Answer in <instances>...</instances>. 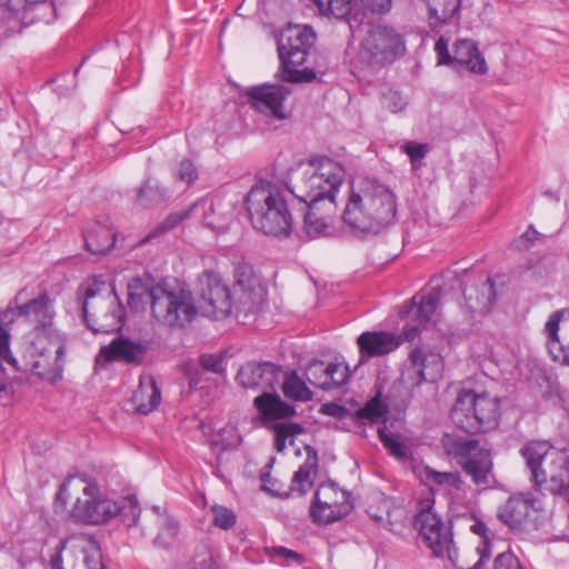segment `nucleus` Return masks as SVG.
<instances>
[{
  "label": "nucleus",
  "mask_w": 569,
  "mask_h": 569,
  "mask_svg": "<svg viewBox=\"0 0 569 569\" xmlns=\"http://www.w3.org/2000/svg\"><path fill=\"white\" fill-rule=\"evenodd\" d=\"M307 458L299 469L293 473L291 485L289 487V495L297 492L298 496H305L315 485V479L318 473V456L317 451L307 446Z\"/></svg>",
  "instance_id": "nucleus-32"
},
{
  "label": "nucleus",
  "mask_w": 569,
  "mask_h": 569,
  "mask_svg": "<svg viewBox=\"0 0 569 569\" xmlns=\"http://www.w3.org/2000/svg\"><path fill=\"white\" fill-rule=\"evenodd\" d=\"M246 207L254 229L277 238L290 236L292 216L277 186L269 182L254 184L247 194Z\"/></svg>",
  "instance_id": "nucleus-3"
},
{
  "label": "nucleus",
  "mask_w": 569,
  "mask_h": 569,
  "mask_svg": "<svg viewBox=\"0 0 569 569\" xmlns=\"http://www.w3.org/2000/svg\"><path fill=\"white\" fill-rule=\"evenodd\" d=\"M401 150L410 158L412 168L418 169L422 163V159L429 152L430 147L428 143L409 141L401 147Z\"/></svg>",
  "instance_id": "nucleus-47"
},
{
  "label": "nucleus",
  "mask_w": 569,
  "mask_h": 569,
  "mask_svg": "<svg viewBox=\"0 0 569 569\" xmlns=\"http://www.w3.org/2000/svg\"><path fill=\"white\" fill-rule=\"evenodd\" d=\"M426 477L437 485L447 486L456 490H460L463 483L458 472H440L429 467L426 468Z\"/></svg>",
  "instance_id": "nucleus-45"
},
{
  "label": "nucleus",
  "mask_w": 569,
  "mask_h": 569,
  "mask_svg": "<svg viewBox=\"0 0 569 569\" xmlns=\"http://www.w3.org/2000/svg\"><path fill=\"white\" fill-rule=\"evenodd\" d=\"M283 395L292 400L309 401L312 398L311 390L306 386V382L297 375L296 371H291L286 375L282 382Z\"/></svg>",
  "instance_id": "nucleus-42"
},
{
  "label": "nucleus",
  "mask_w": 569,
  "mask_h": 569,
  "mask_svg": "<svg viewBox=\"0 0 569 569\" xmlns=\"http://www.w3.org/2000/svg\"><path fill=\"white\" fill-rule=\"evenodd\" d=\"M381 103L383 108L393 113L402 111L408 104L406 97L392 88H388L382 92Z\"/></svg>",
  "instance_id": "nucleus-48"
},
{
  "label": "nucleus",
  "mask_w": 569,
  "mask_h": 569,
  "mask_svg": "<svg viewBox=\"0 0 569 569\" xmlns=\"http://www.w3.org/2000/svg\"><path fill=\"white\" fill-rule=\"evenodd\" d=\"M198 311L216 320L229 317L233 311L230 288L214 271L207 270L198 279Z\"/></svg>",
  "instance_id": "nucleus-9"
},
{
  "label": "nucleus",
  "mask_w": 569,
  "mask_h": 569,
  "mask_svg": "<svg viewBox=\"0 0 569 569\" xmlns=\"http://www.w3.org/2000/svg\"><path fill=\"white\" fill-rule=\"evenodd\" d=\"M281 77L284 81L291 83L311 82L316 79L313 69L305 68L302 70L292 67V64L281 66Z\"/></svg>",
  "instance_id": "nucleus-46"
},
{
  "label": "nucleus",
  "mask_w": 569,
  "mask_h": 569,
  "mask_svg": "<svg viewBox=\"0 0 569 569\" xmlns=\"http://www.w3.org/2000/svg\"><path fill=\"white\" fill-rule=\"evenodd\" d=\"M388 415V405L380 400V393L371 398L362 408L357 410V419L362 425L385 422Z\"/></svg>",
  "instance_id": "nucleus-40"
},
{
  "label": "nucleus",
  "mask_w": 569,
  "mask_h": 569,
  "mask_svg": "<svg viewBox=\"0 0 569 569\" xmlns=\"http://www.w3.org/2000/svg\"><path fill=\"white\" fill-rule=\"evenodd\" d=\"M63 548H64L63 543L60 542L59 546L57 547L56 553L51 556V559H50L51 569H62L61 552H62Z\"/></svg>",
  "instance_id": "nucleus-64"
},
{
  "label": "nucleus",
  "mask_w": 569,
  "mask_h": 569,
  "mask_svg": "<svg viewBox=\"0 0 569 569\" xmlns=\"http://www.w3.org/2000/svg\"><path fill=\"white\" fill-rule=\"evenodd\" d=\"M435 501L427 499L420 502L413 520L415 528L419 531L420 539L439 558L456 556V546L450 526L446 525L433 510Z\"/></svg>",
  "instance_id": "nucleus-8"
},
{
  "label": "nucleus",
  "mask_w": 569,
  "mask_h": 569,
  "mask_svg": "<svg viewBox=\"0 0 569 569\" xmlns=\"http://www.w3.org/2000/svg\"><path fill=\"white\" fill-rule=\"evenodd\" d=\"M234 278L233 310L244 317L259 312L267 301V290L253 274L251 266H238Z\"/></svg>",
  "instance_id": "nucleus-11"
},
{
  "label": "nucleus",
  "mask_w": 569,
  "mask_h": 569,
  "mask_svg": "<svg viewBox=\"0 0 569 569\" xmlns=\"http://www.w3.org/2000/svg\"><path fill=\"white\" fill-rule=\"evenodd\" d=\"M306 380L322 390H333L343 386L348 378V367L340 363L311 361L305 370Z\"/></svg>",
  "instance_id": "nucleus-24"
},
{
  "label": "nucleus",
  "mask_w": 569,
  "mask_h": 569,
  "mask_svg": "<svg viewBox=\"0 0 569 569\" xmlns=\"http://www.w3.org/2000/svg\"><path fill=\"white\" fill-rule=\"evenodd\" d=\"M82 311L87 326L94 333L120 330L124 308L114 289L104 281H94L84 293Z\"/></svg>",
  "instance_id": "nucleus-4"
},
{
  "label": "nucleus",
  "mask_w": 569,
  "mask_h": 569,
  "mask_svg": "<svg viewBox=\"0 0 569 569\" xmlns=\"http://www.w3.org/2000/svg\"><path fill=\"white\" fill-rule=\"evenodd\" d=\"M342 492L343 491H339L333 483H322L316 490L310 505H319L323 501H327L328 503L341 502L340 493Z\"/></svg>",
  "instance_id": "nucleus-49"
},
{
  "label": "nucleus",
  "mask_w": 569,
  "mask_h": 569,
  "mask_svg": "<svg viewBox=\"0 0 569 569\" xmlns=\"http://www.w3.org/2000/svg\"><path fill=\"white\" fill-rule=\"evenodd\" d=\"M351 495L349 492L340 493L341 502L310 505L309 515L313 523L317 525H330L339 521L347 516L351 509L352 503L350 502Z\"/></svg>",
  "instance_id": "nucleus-30"
},
{
  "label": "nucleus",
  "mask_w": 569,
  "mask_h": 569,
  "mask_svg": "<svg viewBox=\"0 0 569 569\" xmlns=\"http://www.w3.org/2000/svg\"><path fill=\"white\" fill-rule=\"evenodd\" d=\"M471 531L480 537L479 545H483L485 540H487L490 543V540L487 536V526L485 522L480 520H476L475 523L470 527Z\"/></svg>",
  "instance_id": "nucleus-60"
},
{
  "label": "nucleus",
  "mask_w": 569,
  "mask_h": 569,
  "mask_svg": "<svg viewBox=\"0 0 569 569\" xmlns=\"http://www.w3.org/2000/svg\"><path fill=\"white\" fill-rule=\"evenodd\" d=\"M208 211H214L213 201L208 198L200 199L186 211L170 213L160 223L157 231L159 230L160 232H167L177 227L188 217L198 219L206 227H213L216 224V220L207 216Z\"/></svg>",
  "instance_id": "nucleus-29"
},
{
  "label": "nucleus",
  "mask_w": 569,
  "mask_h": 569,
  "mask_svg": "<svg viewBox=\"0 0 569 569\" xmlns=\"http://www.w3.org/2000/svg\"><path fill=\"white\" fill-rule=\"evenodd\" d=\"M200 366L208 371L213 373L223 372V363L222 359L219 356L214 355H202L200 357Z\"/></svg>",
  "instance_id": "nucleus-58"
},
{
  "label": "nucleus",
  "mask_w": 569,
  "mask_h": 569,
  "mask_svg": "<svg viewBox=\"0 0 569 569\" xmlns=\"http://www.w3.org/2000/svg\"><path fill=\"white\" fill-rule=\"evenodd\" d=\"M363 3L377 13H386L391 9V0H362Z\"/></svg>",
  "instance_id": "nucleus-59"
},
{
  "label": "nucleus",
  "mask_w": 569,
  "mask_h": 569,
  "mask_svg": "<svg viewBox=\"0 0 569 569\" xmlns=\"http://www.w3.org/2000/svg\"><path fill=\"white\" fill-rule=\"evenodd\" d=\"M521 455L525 457L527 466L530 470V479H533V449L530 445H526L521 449Z\"/></svg>",
  "instance_id": "nucleus-62"
},
{
  "label": "nucleus",
  "mask_w": 569,
  "mask_h": 569,
  "mask_svg": "<svg viewBox=\"0 0 569 569\" xmlns=\"http://www.w3.org/2000/svg\"><path fill=\"white\" fill-rule=\"evenodd\" d=\"M151 341L147 339H137L119 337L109 345L102 346L100 356L106 361L123 362L126 365L139 366L143 363L147 353L151 349Z\"/></svg>",
  "instance_id": "nucleus-20"
},
{
  "label": "nucleus",
  "mask_w": 569,
  "mask_h": 569,
  "mask_svg": "<svg viewBox=\"0 0 569 569\" xmlns=\"http://www.w3.org/2000/svg\"><path fill=\"white\" fill-rule=\"evenodd\" d=\"M169 191L157 180L148 178L137 191L134 203L141 208H152L169 199Z\"/></svg>",
  "instance_id": "nucleus-37"
},
{
  "label": "nucleus",
  "mask_w": 569,
  "mask_h": 569,
  "mask_svg": "<svg viewBox=\"0 0 569 569\" xmlns=\"http://www.w3.org/2000/svg\"><path fill=\"white\" fill-rule=\"evenodd\" d=\"M358 183L363 197V203L367 207L369 217H372V222L378 233L395 219V196L386 186L375 180L365 179Z\"/></svg>",
  "instance_id": "nucleus-12"
},
{
  "label": "nucleus",
  "mask_w": 569,
  "mask_h": 569,
  "mask_svg": "<svg viewBox=\"0 0 569 569\" xmlns=\"http://www.w3.org/2000/svg\"><path fill=\"white\" fill-rule=\"evenodd\" d=\"M543 333L547 337L546 347L551 359L569 367V308L551 313Z\"/></svg>",
  "instance_id": "nucleus-17"
},
{
  "label": "nucleus",
  "mask_w": 569,
  "mask_h": 569,
  "mask_svg": "<svg viewBox=\"0 0 569 569\" xmlns=\"http://www.w3.org/2000/svg\"><path fill=\"white\" fill-rule=\"evenodd\" d=\"M476 555L478 556V560L472 565L465 557L459 558L457 549H456V556L451 557V558H447V559L457 569H482L483 563L491 556V543H489L487 540H485L483 545H478L476 548Z\"/></svg>",
  "instance_id": "nucleus-43"
},
{
  "label": "nucleus",
  "mask_w": 569,
  "mask_h": 569,
  "mask_svg": "<svg viewBox=\"0 0 569 569\" xmlns=\"http://www.w3.org/2000/svg\"><path fill=\"white\" fill-rule=\"evenodd\" d=\"M0 6L7 7L12 11H19L28 6V0H0Z\"/></svg>",
  "instance_id": "nucleus-63"
},
{
  "label": "nucleus",
  "mask_w": 569,
  "mask_h": 569,
  "mask_svg": "<svg viewBox=\"0 0 569 569\" xmlns=\"http://www.w3.org/2000/svg\"><path fill=\"white\" fill-rule=\"evenodd\" d=\"M493 569H522L518 558L512 552H502L493 561Z\"/></svg>",
  "instance_id": "nucleus-55"
},
{
  "label": "nucleus",
  "mask_w": 569,
  "mask_h": 569,
  "mask_svg": "<svg viewBox=\"0 0 569 569\" xmlns=\"http://www.w3.org/2000/svg\"><path fill=\"white\" fill-rule=\"evenodd\" d=\"M435 51L437 53L439 64H447L452 67V53L449 52L448 41L443 37H440L437 40L435 44Z\"/></svg>",
  "instance_id": "nucleus-57"
},
{
  "label": "nucleus",
  "mask_w": 569,
  "mask_h": 569,
  "mask_svg": "<svg viewBox=\"0 0 569 569\" xmlns=\"http://www.w3.org/2000/svg\"><path fill=\"white\" fill-rule=\"evenodd\" d=\"M533 244V227L530 224L525 233L512 242V249L519 253H529Z\"/></svg>",
  "instance_id": "nucleus-56"
},
{
  "label": "nucleus",
  "mask_w": 569,
  "mask_h": 569,
  "mask_svg": "<svg viewBox=\"0 0 569 569\" xmlns=\"http://www.w3.org/2000/svg\"><path fill=\"white\" fill-rule=\"evenodd\" d=\"M440 300L441 288L439 286L422 290L411 298L409 308L406 310L410 322H407L402 329L403 340H415L420 333V328L433 321Z\"/></svg>",
  "instance_id": "nucleus-15"
},
{
  "label": "nucleus",
  "mask_w": 569,
  "mask_h": 569,
  "mask_svg": "<svg viewBox=\"0 0 569 569\" xmlns=\"http://www.w3.org/2000/svg\"><path fill=\"white\" fill-rule=\"evenodd\" d=\"M177 177L179 180L187 183L196 181L198 179V171L192 161L188 159L182 160L179 164Z\"/></svg>",
  "instance_id": "nucleus-54"
},
{
  "label": "nucleus",
  "mask_w": 569,
  "mask_h": 569,
  "mask_svg": "<svg viewBox=\"0 0 569 569\" xmlns=\"http://www.w3.org/2000/svg\"><path fill=\"white\" fill-rule=\"evenodd\" d=\"M379 439L385 446V448L388 449L391 456L402 459L406 457V448L403 443L395 439L392 436L388 435L385 429L378 430Z\"/></svg>",
  "instance_id": "nucleus-52"
},
{
  "label": "nucleus",
  "mask_w": 569,
  "mask_h": 569,
  "mask_svg": "<svg viewBox=\"0 0 569 569\" xmlns=\"http://www.w3.org/2000/svg\"><path fill=\"white\" fill-rule=\"evenodd\" d=\"M246 94L257 111L277 120L289 118V112L283 106L290 94V90L286 86L266 83L247 89Z\"/></svg>",
  "instance_id": "nucleus-18"
},
{
  "label": "nucleus",
  "mask_w": 569,
  "mask_h": 569,
  "mask_svg": "<svg viewBox=\"0 0 569 569\" xmlns=\"http://www.w3.org/2000/svg\"><path fill=\"white\" fill-rule=\"evenodd\" d=\"M427 4L430 26L438 28L459 13L461 0H427Z\"/></svg>",
  "instance_id": "nucleus-38"
},
{
  "label": "nucleus",
  "mask_w": 569,
  "mask_h": 569,
  "mask_svg": "<svg viewBox=\"0 0 569 569\" xmlns=\"http://www.w3.org/2000/svg\"><path fill=\"white\" fill-rule=\"evenodd\" d=\"M267 553L272 558V559H283L284 563H289L291 561L293 562H300L302 560V556L299 555L298 552L293 551V550H290L286 547H270V548H267Z\"/></svg>",
  "instance_id": "nucleus-53"
},
{
  "label": "nucleus",
  "mask_w": 569,
  "mask_h": 569,
  "mask_svg": "<svg viewBox=\"0 0 569 569\" xmlns=\"http://www.w3.org/2000/svg\"><path fill=\"white\" fill-rule=\"evenodd\" d=\"M84 246L92 254H106L116 243V231L106 223L94 222L83 231Z\"/></svg>",
  "instance_id": "nucleus-33"
},
{
  "label": "nucleus",
  "mask_w": 569,
  "mask_h": 569,
  "mask_svg": "<svg viewBox=\"0 0 569 569\" xmlns=\"http://www.w3.org/2000/svg\"><path fill=\"white\" fill-rule=\"evenodd\" d=\"M345 226L355 234L377 233L372 217H369L359 183L351 187L350 196L342 213Z\"/></svg>",
  "instance_id": "nucleus-25"
},
{
  "label": "nucleus",
  "mask_w": 569,
  "mask_h": 569,
  "mask_svg": "<svg viewBox=\"0 0 569 569\" xmlns=\"http://www.w3.org/2000/svg\"><path fill=\"white\" fill-rule=\"evenodd\" d=\"M533 509V496L530 492L512 495L498 510V518L513 531H522L529 523Z\"/></svg>",
  "instance_id": "nucleus-26"
},
{
  "label": "nucleus",
  "mask_w": 569,
  "mask_h": 569,
  "mask_svg": "<svg viewBox=\"0 0 569 569\" xmlns=\"http://www.w3.org/2000/svg\"><path fill=\"white\" fill-rule=\"evenodd\" d=\"M257 410L264 421H276L290 418L295 415V408L281 400L274 391L264 390L253 401Z\"/></svg>",
  "instance_id": "nucleus-31"
},
{
  "label": "nucleus",
  "mask_w": 569,
  "mask_h": 569,
  "mask_svg": "<svg viewBox=\"0 0 569 569\" xmlns=\"http://www.w3.org/2000/svg\"><path fill=\"white\" fill-rule=\"evenodd\" d=\"M452 68L458 71L468 70L472 73L485 74L488 67L477 44L469 39H459L453 44Z\"/></svg>",
  "instance_id": "nucleus-27"
},
{
  "label": "nucleus",
  "mask_w": 569,
  "mask_h": 569,
  "mask_svg": "<svg viewBox=\"0 0 569 569\" xmlns=\"http://www.w3.org/2000/svg\"><path fill=\"white\" fill-rule=\"evenodd\" d=\"M345 176L341 163L328 157L313 158L307 168L291 173L287 189L305 204L335 201Z\"/></svg>",
  "instance_id": "nucleus-2"
},
{
  "label": "nucleus",
  "mask_w": 569,
  "mask_h": 569,
  "mask_svg": "<svg viewBox=\"0 0 569 569\" xmlns=\"http://www.w3.org/2000/svg\"><path fill=\"white\" fill-rule=\"evenodd\" d=\"M353 0H313L319 12L327 17L346 19L350 32H353L362 23V18L358 14H351V3Z\"/></svg>",
  "instance_id": "nucleus-35"
},
{
  "label": "nucleus",
  "mask_w": 569,
  "mask_h": 569,
  "mask_svg": "<svg viewBox=\"0 0 569 569\" xmlns=\"http://www.w3.org/2000/svg\"><path fill=\"white\" fill-rule=\"evenodd\" d=\"M402 333L390 331H365L357 338L361 366L371 358L382 357L395 351L403 342Z\"/></svg>",
  "instance_id": "nucleus-23"
},
{
  "label": "nucleus",
  "mask_w": 569,
  "mask_h": 569,
  "mask_svg": "<svg viewBox=\"0 0 569 569\" xmlns=\"http://www.w3.org/2000/svg\"><path fill=\"white\" fill-rule=\"evenodd\" d=\"M409 366L403 373L412 387L422 382H435L443 370V360L439 352L425 347H416L409 353Z\"/></svg>",
  "instance_id": "nucleus-19"
},
{
  "label": "nucleus",
  "mask_w": 569,
  "mask_h": 569,
  "mask_svg": "<svg viewBox=\"0 0 569 569\" xmlns=\"http://www.w3.org/2000/svg\"><path fill=\"white\" fill-rule=\"evenodd\" d=\"M213 519L212 523L223 530L230 529L236 523V515L232 510L222 507H212Z\"/></svg>",
  "instance_id": "nucleus-50"
},
{
  "label": "nucleus",
  "mask_w": 569,
  "mask_h": 569,
  "mask_svg": "<svg viewBox=\"0 0 569 569\" xmlns=\"http://www.w3.org/2000/svg\"><path fill=\"white\" fill-rule=\"evenodd\" d=\"M161 401V392L156 380L149 378L148 381H141L138 389L131 396L130 402L136 412L147 415L153 411Z\"/></svg>",
  "instance_id": "nucleus-34"
},
{
  "label": "nucleus",
  "mask_w": 569,
  "mask_h": 569,
  "mask_svg": "<svg viewBox=\"0 0 569 569\" xmlns=\"http://www.w3.org/2000/svg\"><path fill=\"white\" fill-rule=\"evenodd\" d=\"M261 489L272 496L288 498L289 491L282 490L283 485L276 478H272L269 471L260 475Z\"/></svg>",
  "instance_id": "nucleus-51"
},
{
  "label": "nucleus",
  "mask_w": 569,
  "mask_h": 569,
  "mask_svg": "<svg viewBox=\"0 0 569 569\" xmlns=\"http://www.w3.org/2000/svg\"><path fill=\"white\" fill-rule=\"evenodd\" d=\"M23 293L24 290L19 291L13 301L9 303L8 309L14 313V323L17 321L34 323L36 346L40 347L46 341V337H49L50 331H59L52 322L54 313L51 300L48 295L43 293L23 305H18Z\"/></svg>",
  "instance_id": "nucleus-10"
},
{
  "label": "nucleus",
  "mask_w": 569,
  "mask_h": 569,
  "mask_svg": "<svg viewBox=\"0 0 569 569\" xmlns=\"http://www.w3.org/2000/svg\"><path fill=\"white\" fill-rule=\"evenodd\" d=\"M39 358L32 363V370L39 377L50 381L62 378L66 356V338L60 331H50L40 347L32 342Z\"/></svg>",
  "instance_id": "nucleus-13"
},
{
  "label": "nucleus",
  "mask_w": 569,
  "mask_h": 569,
  "mask_svg": "<svg viewBox=\"0 0 569 569\" xmlns=\"http://www.w3.org/2000/svg\"><path fill=\"white\" fill-rule=\"evenodd\" d=\"M303 217L305 231L311 238L327 234L329 220L336 211L335 201H323L321 203L306 204Z\"/></svg>",
  "instance_id": "nucleus-28"
},
{
  "label": "nucleus",
  "mask_w": 569,
  "mask_h": 569,
  "mask_svg": "<svg viewBox=\"0 0 569 569\" xmlns=\"http://www.w3.org/2000/svg\"><path fill=\"white\" fill-rule=\"evenodd\" d=\"M450 417L467 433L486 432L498 425L499 402L487 393L462 390L455 401Z\"/></svg>",
  "instance_id": "nucleus-5"
},
{
  "label": "nucleus",
  "mask_w": 569,
  "mask_h": 569,
  "mask_svg": "<svg viewBox=\"0 0 569 569\" xmlns=\"http://www.w3.org/2000/svg\"><path fill=\"white\" fill-rule=\"evenodd\" d=\"M443 446L477 487L485 490L495 486L491 453L479 448L478 440L447 436Z\"/></svg>",
  "instance_id": "nucleus-6"
},
{
  "label": "nucleus",
  "mask_w": 569,
  "mask_h": 569,
  "mask_svg": "<svg viewBox=\"0 0 569 569\" xmlns=\"http://www.w3.org/2000/svg\"><path fill=\"white\" fill-rule=\"evenodd\" d=\"M282 370L272 362H247L237 375V381L246 389L276 390L280 383Z\"/></svg>",
  "instance_id": "nucleus-21"
},
{
  "label": "nucleus",
  "mask_w": 569,
  "mask_h": 569,
  "mask_svg": "<svg viewBox=\"0 0 569 569\" xmlns=\"http://www.w3.org/2000/svg\"><path fill=\"white\" fill-rule=\"evenodd\" d=\"M127 289L130 309L138 312L149 305L152 317L162 326L183 329L199 313L192 292L177 281L154 283L152 277L146 273L132 278Z\"/></svg>",
  "instance_id": "nucleus-1"
},
{
  "label": "nucleus",
  "mask_w": 569,
  "mask_h": 569,
  "mask_svg": "<svg viewBox=\"0 0 569 569\" xmlns=\"http://www.w3.org/2000/svg\"><path fill=\"white\" fill-rule=\"evenodd\" d=\"M345 410L346 409L342 406H339L337 403H325L321 406L322 413H326V415H329L332 417H337V418H341Z\"/></svg>",
  "instance_id": "nucleus-61"
},
{
  "label": "nucleus",
  "mask_w": 569,
  "mask_h": 569,
  "mask_svg": "<svg viewBox=\"0 0 569 569\" xmlns=\"http://www.w3.org/2000/svg\"><path fill=\"white\" fill-rule=\"evenodd\" d=\"M14 325V313L11 309L0 312V358L11 365L14 370L20 371V367L9 348V338L12 326Z\"/></svg>",
  "instance_id": "nucleus-39"
},
{
  "label": "nucleus",
  "mask_w": 569,
  "mask_h": 569,
  "mask_svg": "<svg viewBox=\"0 0 569 569\" xmlns=\"http://www.w3.org/2000/svg\"><path fill=\"white\" fill-rule=\"evenodd\" d=\"M96 509L86 515L89 523L97 525L121 516L128 527L139 525L140 509L136 497H127L122 506L111 499H98Z\"/></svg>",
  "instance_id": "nucleus-22"
},
{
  "label": "nucleus",
  "mask_w": 569,
  "mask_h": 569,
  "mask_svg": "<svg viewBox=\"0 0 569 569\" xmlns=\"http://www.w3.org/2000/svg\"><path fill=\"white\" fill-rule=\"evenodd\" d=\"M406 52L403 36L389 26H377L361 41L357 58L365 67L377 70Z\"/></svg>",
  "instance_id": "nucleus-7"
},
{
  "label": "nucleus",
  "mask_w": 569,
  "mask_h": 569,
  "mask_svg": "<svg viewBox=\"0 0 569 569\" xmlns=\"http://www.w3.org/2000/svg\"><path fill=\"white\" fill-rule=\"evenodd\" d=\"M316 41V33L309 26H291L283 29L278 38V53L281 66L299 67L305 63Z\"/></svg>",
  "instance_id": "nucleus-14"
},
{
  "label": "nucleus",
  "mask_w": 569,
  "mask_h": 569,
  "mask_svg": "<svg viewBox=\"0 0 569 569\" xmlns=\"http://www.w3.org/2000/svg\"><path fill=\"white\" fill-rule=\"evenodd\" d=\"M274 449L278 452H282L286 448V441L289 437H293L303 431V428L299 423L295 422H282L274 426Z\"/></svg>",
  "instance_id": "nucleus-44"
},
{
  "label": "nucleus",
  "mask_w": 569,
  "mask_h": 569,
  "mask_svg": "<svg viewBox=\"0 0 569 569\" xmlns=\"http://www.w3.org/2000/svg\"><path fill=\"white\" fill-rule=\"evenodd\" d=\"M150 517L159 528V533L153 541L154 545L163 549L169 548L178 536V522L167 513L166 509L157 506L151 508Z\"/></svg>",
  "instance_id": "nucleus-36"
},
{
  "label": "nucleus",
  "mask_w": 569,
  "mask_h": 569,
  "mask_svg": "<svg viewBox=\"0 0 569 569\" xmlns=\"http://www.w3.org/2000/svg\"><path fill=\"white\" fill-rule=\"evenodd\" d=\"M505 284L503 277L479 276L466 283L462 290L466 307L472 313H487L491 310Z\"/></svg>",
  "instance_id": "nucleus-16"
},
{
  "label": "nucleus",
  "mask_w": 569,
  "mask_h": 569,
  "mask_svg": "<svg viewBox=\"0 0 569 569\" xmlns=\"http://www.w3.org/2000/svg\"><path fill=\"white\" fill-rule=\"evenodd\" d=\"M99 489L96 485H87L83 488L84 499L78 498L72 510L71 516L82 522L89 523V520L86 518L88 512L96 511V501H98Z\"/></svg>",
  "instance_id": "nucleus-41"
}]
</instances>
